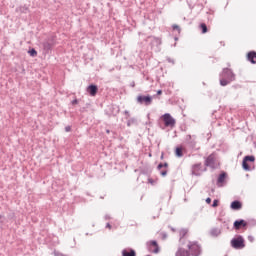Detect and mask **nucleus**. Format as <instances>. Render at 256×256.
<instances>
[{
	"mask_svg": "<svg viewBox=\"0 0 256 256\" xmlns=\"http://www.w3.org/2000/svg\"><path fill=\"white\" fill-rule=\"evenodd\" d=\"M235 79H236V75L232 69H230V68L222 69V72L220 73L221 87H227V85H230V83H233V81H235Z\"/></svg>",
	"mask_w": 256,
	"mask_h": 256,
	"instance_id": "obj_1",
	"label": "nucleus"
},
{
	"mask_svg": "<svg viewBox=\"0 0 256 256\" xmlns=\"http://www.w3.org/2000/svg\"><path fill=\"white\" fill-rule=\"evenodd\" d=\"M206 171L207 167H205L201 162L193 164L190 168V172L193 177H201Z\"/></svg>",
	"mask_w": 256,
	"mask_h": 256,
	"instance_id": "obj_2",
	"label": "nucleus"
},
{
	"mask_svg": "<svg viewBox=\"0 0 256 256\" xmlns=\"http://www.w3.org/2000/svg\"><path fill=\"white\" fill-rule=\"evenodd\" d=\"M204 166L210 167V169H217L219 167V162L217 161V153H211L204 161Z\"/></svg>",
	"mask_w": 256,
	"mask_h": 256,
	"instance_id": "obj_3",
	"label": "nucleus"
},
{
	"mask_svg": "<svg viewBox=\"0 0 256 256\" xmlns=\"http://www.w3.org/2000/svg\"><path fill=\"white\" fill-rule=\"evenodd\" d=\"M187 248L189 249V253L192 256H199L201 255V245L197 241H189Z\"/></svg>",
	"mask_w": 256,
	"mask_h": 256,
	"instance_id": "obj_4",
	"label": "nucleus"
},
{
	"mask_svg": "<svg viewBox=\"0 0 256 256\" xmlns=\"http://www.w3.org/2000/svg\"><path fill=\"white\" fill-rule=\"evenodd\" d=\"M160 119L163 121L165 127H170V129H173L175 125H177V120L171 116L169 113L163 114Z\"/></svg>",
	"mask_w": 256,
	"mask_h": 256,
	"instance_id": "obj_5",
	"label": "nucleus"
},
{
	"mask_svg": "<svg viewBox=\"0 0 256 256\" xmlns=\"http://www.w3.org/2000/svg\"><path fill=\"white\" fill-rule=\"evenodd\" d=\"M55 43H56L55 36H49L47 39H45L42 43V47L45 53H49V51H53V47H55Z\"/></svg>",
	"mask_w": 256,
	"mask_h": 256,
	"instance_id": "obj_6",
	"label": "nucleus"
},
{
	"mask_svg": "<svg viewBox=\"0 0 256 256\" xmlns=\"http://www.w3.org/2000/svg\"><path fill=\"white\" fill-rule=\"evenodd\" d=\"M231 247H233V249H245V239H243V236L238 235L233 238L231 240Z\"/></svg>",
	"mask_w": 256,
	"mask_h": 256,
	"instance_id": "obj_7",
	"label": "nucleus"
},
{
	"mask_svg": "<svg viewBox=\"0 0 256 256\" xmlns=\"http://www.w3.org/2000/svg\"><path fill=\"white\" fill-rule=\"evenodd\" d=\"M146 247L149 253L157 254L161 251V249L159 248V243H157L156 240H149L148 242H146Z\"/></svg>",
	"mask_w": 256,
	"mask_h": 256,
	"instance_id": "obj_8",
	"label": "nucleus"
},
{
	"mask_svg": "<svg viewBox=\"0 0 256 256\" xmlns=\"http://www.w3.org/2000/svg\"><path fill=\"white\" fill-rule=\"evenodd\" d=\"M249 163H255V156L247 155L243 158L242 169H244V171H251V166H249Z\"/></svg>",
	"mask_w": 256,
	"mask_h": 256,
	"instance_id": "obj_9",
	"label": "nucleus"
},
{
	"mask_svg": "<svg viewBox=\"0 0 256 256\" xmlns=\"http://www.w3.org/2000/svg\"><path fill=\"white\" fill-rule=\"evenodd\" d=\"M137 103H139V105H145L146 107H149V105H151V103H153V97L151 96H145V95H139L137 97Z\"/></svg>",
	"mask_w": 256,
	"mask_h": 256,
	"instance_id": "obj_10",
	"label": "nucleus"
},
{
	"mask_svg": "<svg viewBox=\"0 0 256 256\" xmlns=\"http://www.w3.org/2000/svg\"><path fill=\"white\" fill-rule=\"evenodd\" d=\"M196 139V136H191V134L186 135L185 142L188 144V147H190V149H195V147H197Z\"/></svg>",
	"mask_w": 256,
	"mask_h": 256,
	"instance_id": "obj_11",
	"label": "nucleus"
},
{
	"mask_svg": "<svg viewBox=\"0 0 256 256\" xmlns=\"http://www.w3.org/2000/svg\"><path fill=\"white\" fill-rule=\"evenodd\" d=\"M86 91L91 97H95V95H97V92L99 91V87H97V85L95 84H90L87 87Z\"/></svg>",
	"mask_w": 256,
	"mask_h": 256,
	"instance_id": "obj_12",
	"label": "nucleus"
},
{
	"mask_svg": "<svg viewBox=\"0 0 256 256\" xmlns=\"http://www.w3.org/2000/svg\"><path fill=\"white\" fill-rule=\"evenodd\" d=\"M246 226H247V222L243 219L236 220L233 224V227L236 231H239L242 227H246Z\"/></svg>",
	"mask_w": 256,
	"mask_h": 256,
	"instance_id": "obj_13",
	"label": "nucleus"
},
{
	"mask_svg": "<svg viewBox=\"0 0 256 256\" xmlns=\"http://www.w3.org/2000/svg\"><path fill=\"white\" fill-rule=\"evenodd\" d=\"M247 61L251 63L252 65H256V52L255 51H250L246 55Z\"/></svg>",
	"mask_w": 256,
	"mask_h": 256,
	"instance_id": "obj_14",
	"label": "nucleus"
},
{
	"mask_svg": "<svg viewBox=\"0 0 256 256\" xmlns=\"http://www.w3.org/2000/svg\"><path fill=\"white\" fill-rule=\"evenodd\" d=\"M230 208H231L233 211H239V209H243V203H241V201H239V200H234V201L231 203Z\"/></svg>",
	"mask_w": 256,
	"mask_h": 256,
	"instance_id": "obj_15",
	"label": "nucleus"
},
{
	"mask_svg": "<svg viewBox=\"0 0 256 256\" xmlns=\"http://www.w3.org/2000/svg\"><path fill=\"white\" fill-rule=\"evenodd\" d=\"M175 256H191L189 250L184 248H179L175 254Z\"/></svg>",
	"mask_w": 256,
	"mask_h": 256,
	"instance_id": "obj_16",
	"label": "nucleus"
},
{
	"mask_svg": "<svg viewBox=\"0 0 256 256\" xmlns=\"http://www.w3.org/2000/svg\"><path fill=\"white\" fill-rule=\"evenodd\" d=\"M122 256H137V252H135V250L133 249H130V250L124 249L122 251Z\"/></svg>",
	"mask_w": 256,
	"mask_h": 256,
	"instance_id": "obj_17",
	"label": "nucleus"
},
{
	"mask_svg": "<svg viewBox=\"0 0 256 256\" xmlns=\"http://www.w3.org/2000/svg\"><path fill=\"white\" fill-rule=\"evenodd\" d=\"M225 179H227V172H222L217 179V185L219 183H225Z\"/></svg>",
	"mask_w": 256,
	"mask_h": 256,
	"instance_id": "obj_18",
	"label": "nucleus"
},
{
	"mask_svg": "<svg viewBox=\"0 0 256 256\" xmlns=\"http://www.w3.org/2000/svg\"><path fill=\"white\" fill-rule=\"evenodd\" d=\"M210 235H211V237H219V235H221V229H219V228H212L210 230Z\"/></svg>",
	"mask_w": 256,
	"mask_h": 256,
	"instance_id": "obj_19",
	"label": "nucleus"
},
{
	"mask_svg": "<svg viewBox=\"0 0 256 256\" xmlns=\"http://www.w3.org/2000/svg\"><path fill=\"white\" fill-rule=\"evenodd\" d=\"M157 169L158 171H160V175L162 177H167V173H168L167 169L161 170L163 169V163L158 164Z\"/></svg>",
	"mask_w": 256,
	"mask_h": 256,
	"instance_id": "obj_20",
	"label": "nucleus"
},
{
	"mask_svg": "<svg viewBox=\"0 0 256 256\" xmlns=\"http://www.w3.org/2000/svg\"><path fill=\"white\" fill-rule=\"evenodd\" d=\"M187 233H189V230L186 228H183L180 230L179 235H180V241H183L185 239Z\"/></svg>",
	"mask_w": 256,
	"mask_h": 256,
	"instance_id": "obj_21",
	"label": "nucleus"
},
{
	"mask_svg": "<svg viewBox=\"0 0 256 256\" xmlns=\"http://www.w3.org/2000/svg\"><path fill=\"white\" fill-rule=\"evenodd\" d=\"M199 29L203 35H205V33H207V31H209V29L207 28V24H205V23H201L199 26Z\"/></svg>",
	"mask_w": 256,
	"mask_h": 256,
	"instance_id": "obj_22",
	"label": "nucleus"
},
{
	"mask_svg": "<svg viewBox=\"0 0 256 256\" xmlns=\"http://www.w3.org/2000/svg\"><path fill=\"white\" fill-rule=\"evenodd\" d=\"M175 155L176 157H183V147L181 146L176 147Z\"/></svg>",
	"mask_w": 256,
	"mask_h": 256,
	"instance_id": "obj_23",
	"label": "nucleus"
},
{
	"mask_svg": "<svg viewBox=\"0 0 256 256\" xmlns=\"http://www.w3.org/2000/svg\"><path fill=\"white\" fill-rule=\"evenodd\" d=\"M148 39H151L152 43H155V45H161V38L148 37Z\"/></svg>",
	"mask_w": 256,
	"mask_h": 256,
	"instance_id": "obj_24",
	"label": "nucleus"
},
{
	"mask_svg": "<svg viewBox=\"0 0 256 256\" xmlns=\"http://www.w3.org/2000/svg\"><path fill=\"white\" fill-rule=\"evenodd\" d=\"M131 125H137V119L136 118H130L127 121V127H131Z\"/></svg>",
	"mask_w": 256,
	"mask_h": 256,
	"instance_id": "obj_25",
	"label": "nucleus"
},
{
	"mask_svg": "<svg viewBox=\"0 0 256 256\" xmlns=\"http://www.w3.org/2000/svg\"><path fill=\"white\" fill-rule=\"evenodd\" d=\"M29 55L31 57H37V50H35L34 48H32L31 50H29Z\"/></svg>",
	"mask_w": 256,
	"mask_h": 256,
	"instance_id": "obj_26",
	"label": "nucleus"
},
{
	"mask_svg": "<svg viewBox=\"0 0 256 256\" xmlns=\"http://www.w3.org/2000/svg\"><path fill=\"white\" fill-rule=\"evenodd\" d=\"M172 29L173 31H178V33H181V27H179V25L177 24H173Z\"/></svg>",
	"mask_w": 256,
	"mask_h": 256,
	"instance_id": "obj_27",
	"label": "nucleus"
},
{
	"mask_svg": "<svg viewBox=\"0 0 256 256\" xmlns=\"http://www.w3.org/2000/svg\"><path fill=\"white\" fill-rule=\"evenodd\" d=\"M212 207H219V200L215 199L212 203Z\"/></svg>",
	"mask_w": 256,
	"mask_h": 256,
	"instance_id": "obj_28",
	"label": "nucleus"
},
{
	"mask_svg": "<svg viewBox=\"0 0 256 256\" xmlns=\"http://www.w3.org/2000/svg\"><path fill=\"white\" fill-rule=\"evenodd\" d=\"M168 63H172V65H175V60L172 58H167Z\"/></svg>",
	"mask_w": 256,
	"mask_h": 256,
	"instance_id": "obj_29",
	"label": "nucleus"
},
{
	"mask_svg": "<svg viewBox=\"0 0 256 256\" xmlns=\"http://www.w3.org/2000/svg\"><path fill=\"white\" fill-rule=\"evenodd\" d=\"M124 115H126V119H128V117H131V114L129 113L128 110L124 111Z\"/></svg>",
	"mask_w": 256,
	"mask_h": 256,
	"instance_id": "obj_30",
	"label": "nucleus"
},
{
	"mask_svg": "<svg viewBox=\"0 0 256 256\" xmlns=\"http://www.w3.org/2000/svg\"><path fill=\"white\" fill-rule=\"evenodd\" d=\"M148 183H150V185H155V180H153V178H149Z\"/></svg>",
	"mask_w": 256,
	"mask_h": 256,
	"instance_id": "obj_31",
	"label": "nucleus"
},
{
	"mask_svg": "<svg viewBox=\"0 0 256 256\" xmlns=\"http://www.w3.org/2000/svg\"><path fill=\"white\" fill-rule=\"evenodd\" d=\"M71 104L72 105H78L79 104V100L74 99V100H72Z\"/></svg>",
	"mask_w": 256,
	"mask_h": 256,
	"instance_id": "obj_32",
	"label": "nucleus"
},
{
	"mask_svg": "<svg viewBox=\"0 0 256 256\" xmlns=\"http://www.w3.org/2000/svg\"><path fill=\"white\" fill-rule=\"evenodd\" d=\"M65 131H66V133L71 132V126H66V127H65Z\"/></svg>",
	"mask_w": 256,
	"mask_h": 256,
	"instance_id": "obj_33",
	"label": "nucleus"
},
{
	"mask_svg": "<svg viewBox=\"0 0 256 256\" xmlns=\"http://www.w3.org/2000/svg\"><path fill=\"white\" fill-rule=\"evenodd\" d=\"M248 241H250V243H253V241H255V238H253V236H248Z\"/></svg>",
	"mask_w": 256,
	"mask_h": 256,
	"instance_id": "obj_34",
	"label": "nucleus"
},
{
	"mask_svg": "<svg viewBox=\"0 0 256 256\" xmlns=\"http://www.w3.org/2000/svg\"><path fill=\"white\" fill-rule=\"evenodd\" d=\"M162 165H163V167H164L165 169H168V168H169V163H167V162L162 163Z\"/></svg>",
	"mask_w": 256,
	"mask_h": 256,
	"instance_id": "obj_35",
	"label": "nucleus"
},
{
	"mask_svg": "<svg viewBox=\"0 0 256 256\" xmlns=\"http://www.w3.org/2000/svg\"><path fill=\"white\" fill-rule=\"evenodd\" d=\"M206 203H207L208 205H211V198H210V197L206 198Z\"/></svg>",
	"mask_w": 256,
	"mask_h": 256,
	"instance_id": "obj_36",
	"label": "nucleus"
},
{
	"mask_svg": "<svg viewBox=\"0 0 256 256\" xmlns=\"http://www.w3.org/2000/svg\"><path fill=\"white\" fill-rule=\"evenodd\" d=\"M105 220H106V221L111 220V216H110L109 214L105 215Z\"/></svg>",
	"mask_w": 256,
	"mask_h": 256,
	"instance_id": "obj_37",
	"label": "nucleus"
},
{
	"mask_svg": "<svg viewBox=\"0 0 256 256\" xmlns=\"http://www.w3.org/2000/svg\"><path fill=\"white\" fill-rule=\"evenodd\" d=\"M111 228H112L111 224H110V223H107V224H106V229H111Z\"/></svg>",
	"mask_w": 256,
	"mask_h": 256,
	"instance_id": "obj_38",
	"label": "nucleus"
},
{
	"mask_svg": "<svg viewBox=\"0 0 256 256\" xmlns=\"http://www.w3.org/2000/svg\"><path fill=\"white\" fill-rule=\"evenodd\" d=\"M157 95H163V90H158Z\"/></svg>",
	"mask_w": 256,
	"mask_h": 256,
	"instance_id": "obj_39",
	"label": "nucleus"
},
{
	"mask_svg": "<svg viewBox=\"0 0 256 256\" xmlns=\"http://www.w3.org/2000/svg\"><path fill=\"white\" fill-rule=\"evenodd\" d=\"M164 157H165V153L162 152V153H161V156H160V159L163 160Z\"/></svg>",
	"mask_w": 256,
	"mask_h": 256,
	"instance_id": "obj_40",
	"label": "nucleus"
},
{
	"mask_svg": "<svg viewBox=\"0 0 256 256\" xmlns=\"http://www.w3.org/2000/svg\"><path fill=\"white\" fill-rule=\"evenodd\" d=\"M106 133L109 135V133H111V130H106Z\"/></svg>",
	"mask_w": 256,
	"mask_h": 256,
	"instance_id": "obj_41",
	"label": "nucleus"
},
{
	"mask_svg": "<svg viewBox=\"0 0 256 256\" xmlns=\"http://www.w3.org/2000/svg\"><path fill=\"white\" fill-rule=\"evenodd\" d=\"M131 87H135V82H133V83L131 84Z\"/></svg>",
	"mask_w": 256,
	"mask_h": 256,
	"instance_id": "obj_42",
	"label": "nucleus"
},
{
	"mask_svg": "<svg viewBox=\"0 0 256 256\" xmlns=\"http://www.w3.org/2000/svg\"><path fill=\"white\" fill-rule=\"evenodd\" d=\"M227 65H228V67H231V63H228Z\"/></svg>",
	"mask_w": 256,
	"mask_h": 256,
	"instance_id": "obj_43",
	"label": "nucleus"
},
{
	"mask_svg": "<svg viewBox=\"0 0 256 256\" xmlns=\"http://www.w3.org/2000/svg\"><path fill=\"white\" fill-rule=\"evenodd\" d=\"M254 145H255V148H256V142L254 143Z\"/></svg>",
	"mask_w": 256,
	"mask_h": 256,
	"instance_id": "obj_44",
	"label": "nucleus"
}]
</instances>
